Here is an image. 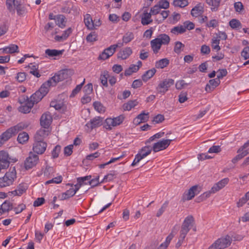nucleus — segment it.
I'll return each mask as SVG.
<instances>
[{"instance_id": "obj_1", "label": "nucleus", "mask_w": 249, "mask_h": 249, "mask_svg": "<svg viewBox=\"0 0 249 249\" xmlns=\"http://www.w3.org/2000/svg\"><path fill=\"white\" fill-rule=\"evenodd\" d=\"M170 41L169 36L165 34L159 35L150 41L151 49L155 54L159 53L162 45H168Z\"/></svg>"}, {"instance_id": "obj_2", "label": "nucleus", "mask_w": 249, "mask_h": 249, "mask_svg": "<svg viewBox=\"0 0 249 249\" xmlns=\"http://www.w3.org/2000/svg\"><path fill=\"white\" fill-rule=\"evenodd\" d=\"M28 125L24 123L21 122L17 125L8 128L3 132L0 137L4 143L10 139L12 136H15L19 131L26 128Z\"/></svg>"}, {"instance_id": "obj_3", "label": "nucleus", "mask_w": 249, "mask_h": 249, "mask_svg": "<svg viewBox=\"0 0 249 249\" xmlns=\"http://www.w3.org/2000/svg\"><path fill=\"white\" fill-rule=\"evenodd\" d=\"M50 87L51 86L46 81L41 85L38 90L32 94L29 100L34 104L37 103L47 94Z\"/></svg>"}, {"instance_id": "obj_4", "label": "nucleus", "mask_w": 249, "mask_h": 249, "mask_svg": "<svg viewBox=\"0 0 249 249\" xmlns=\"http://www.w3.org/2000/svg\"><path fill=\"white\" fill-rule=\"evenodd\" d=\"M16 178L17 174L15 168H10L3 177L0 178V188L12 185Z\"/></svg>"}, {"instance_id": "obj_5", "label": "nucleus", "mask_w": 249, "mask_h": 249, "mask_svg": "<svg viewBox=\"0 0 249 249\" xmlns=\"http://www.w3.org/2000/svg\"><path fill=\"white\" fill-rule=\"evenodd\" d=\"M71 71L68 70H63L55 74L52 78H50L47 82L51 87L55 86L56 84L70 77Z\"/></svg>"}, {"instance_id": "obj_6", "label": "nucleus", "mask_w": 249, "mask_h": 249, "mask_svg": "<svg viewBox=\"0 0 249 249\" xmlns=\"http://www.w3.org/2000/svg\"><path fill=\"white\" fill-rule=\"evenodd\" d=\"M231 243V239L229 235L216 240L208 249H224L229 247Z\"/></svg>"}, {"instance_id": "obj_7", "label": "nucleus", "mask_w": 249, "mask_h": 249, "mask_svg": "<svg viewBox=\"0 0 249 249\" xmlns=\"http://www.w3.org/2000/svg\"><path fill=\"white\" fill-rule=\"evenodd\" d=\"M124 119V115H120L113 118H107L105 121L104 127L107 130H110L112 127L121 124Z\"/></svg>"}, {"instance_id": "obj_8", "label": "nucleus", "mask_w": 249, "mask_h": 249, "mask_svg": "<svg viewBox=\"0 0 249 249\" xmlns=\"http://www.w3.org/2000/svg\"><path fill=\"white\" fill-rule=\"evenodd\" d=\"M38 161V156L32 152H30L28 157L24 161V167L27 170L31 169L35 166Z\"/></svg>"}, {"instance_id": "obj_9", "label": "nucleus", "mask_w": 249, "mask_h": 249, "mask_svg": "<svg viewBox=\"0 0 249 249\" xmlns=\"http://www.w3.org/2000/svg\"><path fill=\"white\" fill-rule=\"evenodd\" d=\"M174 84V80L172 79H166L160 82L156 88L158 93L164 94L169 88Z\"/></svg>"}, {"instance_id": "obj_10", "label": "nucleus", "mask_w": 249, "mask_h": 249, "mask_svg": "<svg viewBox=\"0 0 249 249\" xmlns=\"http://www.w3.org/2000/svg\"><path fill=\"white\" fill-rule=\"evenodd\" d=\"M17 160L16 159H11L8 153L4 151H0V166L3 169L7 168L10 162H16Z\"/></svg>"}, {"instance_id": "obj_11", "label": "nucleus", "mask_w": 249, "mask_h": 249, "mask_svg": "<svg viewBox=\"0 0 249 249\" xmlns=\"http://www.w3.org/2000/svg\"><path fill=\"white\" fill-rule=\"evenodd\" d=\"M194 221V219L193 216L189 215L186 217L181 225L180 233L186 236L187 234L190 230L191 227H192Z\"/></svg>"}, {"instance_id": "obj_12", "label": "nucleus", "mask_w": 249, "mask_h": 249, "mask_svg": "<svg viewBox=\"0 0 249 249\" xmlns=\"http://www.w3.org/2000/svg\"><path fill=\"white\" fill-rule=\"evenodd\" d=\"M47 143L42 140H35L33 146V150L37 154H42L45 151Z\"/></svg>"}, {"instance_id": "obj_13", "label": "nucleus", "mask_w": 249, "mask_h": 249, "mask_svg": "<svg viewBox=\"0 0 249 249\" xmlns=\"http://www.w3.org/2000/svg\"><path fill=\"white\" fill-rule=\"evenodd\" d=\"M172 141L173 140L163 139L155 142L152 146L153 151L154 152H157L166 149L169 146Z\"/></svg>"}, {"instance_id": "obj_14", "label": "nucleus", "mask_w": 249, "mask_h": 249, "mask_svg": "<svg viewBox=\"0 0 249 249\" xmlns=\"http://www.w3.org/2000/svg\"><path fill=\"white\" fill-rule=\"evenodd\" d=\"M52 122V117L49 112L42 114L40 118V125L44 128H48Z\"/></svg>"}, {"instance_id": "obj_15", "label": "nucleus", "mask_w": 249, "mask_h": 249, "mask_svg": "<svg viewBox=\"0 0 249 249\" xmlns=\"http://www.w3.org/2000/svg\"><path fill=\"white\" fill-rule=\"evenodd\" d=\"M6 5L8 10L11 13H15V9L18 12L20 9V3L18 0H6Z\"/></svg>"}, {"instance_id": "obj_16", "label": "nucleus", "mask_w": 249, "mask_h": 249, "mask_svg": "<svg viewBox=\"0 0 249 249\" xmlns=\"http://www.w3.org/2000/svg\"><path fill=\"white\" fill-rule=\"evenodd\" d=\"M103 121V118L99 116L95 117L87 123L86 125L91 129H93L101 126L102 124Z\"/></svg>"}, {"instance_id": "obj_17", "label": "nucleus", "mask_w": 249, "mask_h": 249, "mask_svg": "<svg viewBox=\"0 0 249 249\" xmlns=\"http://www.w3.org/2000/svg\"><path fill=\"white\" fill-rule=\"evenodd\" d=\"M200 192V187L198 185L192 186L187 193L184 194L186 196L185 199L189 200L192 199L195 196Z\"/></svg>"}, {"instance_id": "obj_18", "label": "nucleus", "mask_w": 249, "mask_h": 249, "mask_svg": "<svg viewBox=\"0 0 249 249\" xmlns=\"http://www.w3.org/2000/svg\"><path fill=\"white\" fill-rule=\"evenodd\" d=\"M204 6L200 3L197 4L191 11V15L195 18L199 17L204 13Z\"/></svg>"}, {"instance_id": "obj_19", "label": "nucleus", "mask_w": 249, "mask_h": 249, "mask_svg": "<svg viewBox=\"0 0 249 249\" xmlns=\"http://www.w3.org/2000/svg\"><path fill=\"white\" fill-rule=\"evenodd\" d=\"M229 181V179L227 178L221 179L220 181L215 183L213 186V187L211 188V192H212L213 193H215V192L219 191L224 187H225V185L228 184Z\"/></svg>"}, {"instance_id": "obj_20", "label": "nucleus", "mask_w": 249, "mask_h": 249, "mask_svg": "<svg viewBox=\"0 0 249 249\" xmlns=\"http://www.w3.org/2000/svg\"><path fill=\"white\" fill-rule=\"evenodd\" d=\"M132 51L130 47H125L123 50H120L117 53L118 58L122 60H125L129 57L132 54Z\"/></svg>"}, {"instance_id": "obj_21", "label": "nucleus", "mask_w": 249, "mask_h": 249, "mask_svg": "<svg viewBox=\"0 0 249 249\" xmlns=\"http://www.w3.org/2000/svg\"><path fill=\"white\" fill-rule=\"evenodd\" d=\"M220 83V80L216 78L215 79L210 80L208 84H207L205 87L206 91L210 92L213 89L217 87Z\"/></svg>"}, {"instance_id": "obj_22", "label": "nucleus", "mask_w": 249, "mask_h": 249, "mask_svg": "<svg viewBox=\"0 0 249 249\" xmlns=\"http://www.w3.org/2000/svg\"><path fill=\"white\" fill-rule=\"evenodd\" d=\"M0 52L1 53H18V47L15 44H11L9 46L0 49Z\"/></svg>"}, {"instance_id": "obj_23", "label": "nucleus", "mask_w": 249, "mask_h": 249, "mask_svg": "<svg viewBox=\"0 0 249 249\" xmlns=\"http://www.w3.org/2000/svg\"><path fill=\"white\" fill-rule=\"evenodd\" d=\"M34 104L27 98V101L24 105L20 106L19 108V111L23 113H28L30 112L31 108L33 107Z\"/></svg>"}, {"instance_id": "obj_24", "label": "nucleus", "mask_w": 249, "mask_h": 249, "mask_svg": "<svg viewBox=\"0 0 249 249\" xmlns=\"http://www.w3.org/2000/svg\"><path fill=\"white\" fill-rule=\"evenodd\" d=\"M151 13H148L147 11H144L142 15L141 23L143 25H146L152 22L151 19Z\"/></svg>"}, {"instance_id": "obj_25", "label": "nucleus", "mask_w": 249, "mask_h": 249, "mask_svg": "<svg viewBox=\"0 0 249 249\" xmlns=\"http://www.w3.org/2000/svg\"><path fill=\"white\" fill-rule=\"evenodd\" d=\"M50 132L45 129H40L35 135V140L43 141L44 138L48 136Z\"/></svg>"}, {"instance_id": "obj_26", "label": "nucleus", "mask_w": 249, "mask_h": 249, "mask_svg": "<svg viewBox=\"0 0 249 249\" xmlns=\"http://www.w3.org/2000/svg\"><path fill=\"white\" fill-rule=\"evenodd\" d=\"M149 118V113H145L144 111L138 115L134 120V122L139 124L142 122H146Z\"/></svg>"}, {"instance_id": "obj_27", "label": "nucleus", "mask_w": 249, "mask_h": 249, "mask_svg": "<svg viewBox=\"0 0 249 249\" xmlns=\"http://www.w3.org/2000/svg\"><path fill=\"white\" fill-rule=\"evenodd\" d=\"M156 72L155 68L146 71L142 75V78L144 82H147L149 79L152 78Z\"/></svg>"}, {"instance_id": "obj_28", "label": "nucleus", "mask_w": 249, "mask_h": 249, "mask_svg": "<svg viewBox=\"0 0 249 249\" xmlns=\"http://www.w3.org/2000/svg\"><path fill=\"white\" fill-rule=\"evenodd\" d=\"M64 52V50H57L55 49H47L45 51V53L49 57L59 56L61 55Z\"/></svg>"}, {"instance_id": "obj_29", "label": "nucleus", "mask_w": 249, "mask_h": 249, "mask_svg": "<svg viewBox=\"0 0 249 249\" xmlns=\"http://www.w3.org/2000/svg\"><path fill=\"white\" fill-rule=\"evenodd\" d=\"M84 23L86 26L90 30L94 28V22L89 14H86L84 18Z\"/></svg>"}, {"instance_id": "obj_30", "label": "nucleus", "mask_w": 249, "mask_h": 249, "mask_svg": "<svg viewBox=\"0 0 249 249\" xmlns=\"http://www.w3.org/2000/svg\"><path fill=\"white\" fill-rule=\"evenodd\" d=\"M146 145V146L142 147L139 151V153L142 156V158H143L149 155L152 150H153L152 147L147 144Z\"/></svg>"}, {"instance_id": "obj_31", "label": "nucleus", "mask_w": 249, "mask_h": 249, "mask_svg": "<svg viewBox=\"0 0 249 249\" xmlns=\"http://www.w3.org/2000/svg\"><path fill=\"white\" fill-rule=\"evenodd\" d=\"M169 64V60L167 58H162L157 61L155 63V67L157 69H163Z\"/></svg>"}, {"instance_id": "obj_32", "label": "nucleus", "mask_w": 249, "mask_h": 249, "mask_svg": "<svg viewBox=\"0 0 249 249\" xmlns=\"http://www.w3.org/2000/svg\"><path fill=\"white\" fill-rule=\"evenodd\" d=\"M221 0H206V3L210 6H211V10L212 11H216L217 10L220 5Z\"/></svg>"}, {"instance_id": "obj_33", "label": "nucleus", "mask_w": 249, "mask_h": 249, "mask_svg": "<svg viewBox=\"0 0 249 249\" xmlns=\"http://www.w3.org/2000/svg\"><path fill=\"white\" fill-rule=\"evenodd\" d=\"M109 77L108 72L107 71H104L102 72L100 80L102 85L104 87H107L108 86L107 79Z\"/></svg>"}, {"instance_id": "obj_34", "label": "nucleus", "mask_w": 249, "mask_h": 249, "mask_svg": "<svg viewBox=\"0 0 249 249\" xmlns=\"http://www.w3.org/2000/svg\"><path fill=\"white\" fill-rule=\"evenodd\" d=\"M1 211L0 213L1 214L8 212L10 210L13 209V204L10 203L9 201H4L1 205Z\"/></svg>"}, {"instance_id": "obj_35", "label": "nucleus", "mask_w": 249, "mask_h": 249, "mask_svg": "<svg viewBox=\"0 0 249 249\" xmlns=\"http://www.w3.org/2000/svg\"><path fill=\"white\" fill-rule=\"evenodd\" d=\"M26 187L23 184H20L17 187V189L11 192V193L14 196H21L26 191Z\"/></svg>"}, {"instance_id": "obj_36", "label": "nucleus", "mask_w": 249, "mask_h": 249, "mask_svg": "<svg viewBox=\"0 0 249 249\" xmlns=\"http://www.w3.org/2000/svg\"><path fill=\"white\" fill-rule=\"evenodd\" d=\"M138 104L136 100L129 101L127 103L124 104L123 108L124 110H130Z\"/></svg>"}, {"instance_id": "obj_37", "label": "nucleus", "mask_w": 249, "mask_h": 249, "mask_svg": "<svg viewBox=\"0 0 249 249\" xmlns=\"http://www.w3.org/2000/svg\"><path fill=\"white\" fill-rule=\"evenodd\" d=\"M29 67L31 69L30 71V73L32 74L37 78L40 76V74L38 71V65L37 64L31 63Z\"/></svg>"}, {"instance_id": "obj_38", "label": "nucleus", "mask_w": 249, "mask_h": 249, "mask_svg": "<svg viewBox=\"0 0 249 249\" xmlns=\"http://www.w3.org/2000/svg\"><path fill=\"white\" fill-rule=\"evenodd\" d=\"M28 139L29 135L25 132H23L22 133H19L17 138L18 142L22 144H23L24 143L28 141Z\"/></svg>"}, {"instance_id": "obj_39", "label": "nucleus", "mask_w": 249, "mask_h": 249, "mask_svg": "<svg viewBox=\"0 0 249 249\" xmlns=\"http://www.w3.org/2000/svg\"><path fill=\"white\" fill-rule=\"evenodd\" d=\"M139 70V67H137L136 65L132 64L129 67L125 70L124 74L125 76H129L133 72H136Z\"/></svg>"}, {"instance_id": "obj_40", "label": "nucleus", "mask_w": 249, "mask_h": 249, "mask_svg": "<svg viewBox=\"0 0 249 249\" xmlns=\"http://www.w3.org/2000/svg\"><path fill=\"white\" fill-rule=\"evenodd\" d=\"M75 194H74L73 192V188H70L69 190L61 194L60 200H64L67 199L73 196Z\"/></svg>"}, {"instance_id": "obj_41", "label": "nucleus", "mask_w": 249, "mask_h": 249, "mask_svg": "<svg viewBox=\"0 0 249 249\" xmlns=\"http://www.w3.org/2000/svg\"><path fill=\"white\" fill-rule=\"evenodd\" d=\"M171 32L175 35H178L185 32V29L183 25H178L173 28L171 30Z\"/></svg>"}, {"instance_id": "obj_42", "label": "nucleus", "mask_w": 249, "mask_h": 249, "mask_svg": "<svg viewBox=\"0 0 249 249\" xmlns=\"http://www.w3.org/2000/svg\"><path fill=\"white\" fill-rule=\"evenodd\" d=\"M229 25L230 27L233 29H239L242 26L241 22L236 19H232L229 22Z\"/></svg>"}, {"instance_id": "obj_43", "label": "nucleus", "mask_w": 249, "mask_h": 249, "mask_svg": "<svg viewBox=\"0 0 249 249\" xmlns=\"http://www.w3.org/2000/svg\"><path fill=\"white\" fill-rule=\"evenodd\" d=\"M185 45L180 41H177L175 43V47L174 48V51L177 54L181 53V51L184 48Z\"/></svg>"}, {"instance_id": "obj_44", "label": "nucleus", "mask_w": 249, "mask_h": 249, "mask_svg": "<svg viewBox=\"0 0 249 249\" xmlns=\"http://www.w3.org/2000/svg\"><path fill=\"white\" fill-rule=\"evenodd\" d=\"M117 174L115 171H112L111 173L106 175L103 179L101 181V183L104 182H108L112 180L114 178H116Z\"/></svg>"}, {"instance_id": "obj_45", "label": "nucleus", "mask_w": 249, "mask_h": 249, "mask_svg": "<svg viewBox=\"0 0 249 249\" xmlns=\"http://www.w3.org/2000/svg\"><path fill=\"white\" fill-rule=\"evenodd\" d=\"M249 197V191L247 192L245 195L241 198L239 201L237 203V206L238 207H241L243 206L246 202L248 203V199Z\"/></svg>"}, {"instance_id": "obj_46", "label": "nucleus", "mask_w": 249, "mask_h": 249, "mask_svg": "<svg viewBox=\"0 0 249 249\" xmlns=\"http://www.w3.org/2000/svg\"><path fill=\"white\" fill-rule=\"evenodd\" d=\"M249 146V145H245V143L238 150L237 153H239V154L242 156V158L249 153V149H246Z\"/></svg>"}, {"instance_id": "obj_47", "label": "nucleus", "mask_w": 249, "mask_h": 249, "mask_svg": "<svg viewBox=\"0 0 249 249\" xmlns=\"http://www.w3.org/2000/svg\"><path fill=\"white\" fill-rule=\"evenodd\" d=\"M173 4L176 7H184L188 5L187 0H174Z\"/></svg>"}, {"instance_id": "obj_48", "label": "nucleus", "mask_w": 249, "mask_h": 249, "mask_svg": "<svg viewBox=\"0 0 249 249\" xmlns=\"http://www.w3.org/2000/svg\"><path fill=\"white\" fill-rule=\"evenodd\" d=\"M134 37V36L132 32H128L123 36V42H124V44H127L133 40Z\"/></svg>"}, {"instance_id": "obj_49", "label": "nucleus", "mask_w": 249, "mask_h": 249, "mask_svg": "<svg viewBox=\"0 0 249 249\" xmlns=\"http://www.w3.org/2000/svg\"><path fill=\"white\" fill-rule=\"evenodd\" d=\"M85 83V79H84L83 82H82L80 84H79L76 86V87L72 90V93H71L70 97H73L75 96L76 94H77L81 89V88Z\"/></svg>"}, {"instance_id": "obj_50", "label": "nucleus", "mask_w": 249, "mask_h": 249, "mask_svg": "<svg viewBox=\"0 0 249 249\" xmlns=\"http://www.w3.org/2000/svg\"><path fill=\"white\" fill-rule=\"evenodd\" d=\"M65 17L63 15H59L57 18V24L60 28H63L65 26Z\"/></svg>"}, {"instance_id": "obj_51", "label": "nucleus", "mask_w": 249, "mask_h": 249, "mask_svg": "<svg viewBox=\"0 0 249 249\" xmlns=\"http://www.w3.org/2000/svg\"><path fill=\"white\" fill-rule=\"evenodd\" d=\"M212 47L213 49L216 50L217 51H219L221 48L219 46V44L220 43V39H218L216 37H213L212 39Z\"/></svg>"}, {"instance_id": "obj_52", "label": "nucleus", "mask_w": 249, "mask_h": 249, "mask_svg": "<svg viewBox=\"0 0 249 249\" xmlns=\"http://www.w3.org/2000/svg\"><path fill=\"white\" fill-rule=\"evenodd\" d=\"M61 146L59 145H56L52 152V156L53 158H57L59 156Z\"/></svg>"}, {"instance_id": "obj_53", "label": "nucleus", "mask_w": 249, "mask_h": 249, "mask_svg": "<svg viewBox=\"0 0 249 249\" xmlns=\"http://www.w3.org/2000/svg\"><path fill=\"white\" fill-rule=\"evenodd\" d=\"M168 205V201H166L161 206V208L159 210L156 214L157 217H160L165 211Z\"/></svg>"}, {"instance_id": "obj_54", "label": "nucleus", "mask_w": 249, "mask_h": 249, "mask_svg": "<svg viewBox=\"0 0 249 249\" xmlns=\"http://www.w3.org/2000/svg\"><path fill=\"white\" fill-rule=\"evenodd\" d=\"M97 35L95 32H91L86 37L88 42H92L97 40Z\"/></svg>"}, {"instance_id": "obj_55", "label": "nucleus", "mask_w": 249, "mask_h": 249, "mask_svg": "<svg viewBox=\"0 0 249 249\" xmlns=\"http://www.w3.org/2000/svg\"><path fill=\"white\" fill-rule=\"evenodd\" d=\"M195 26V24L193 22H192L189 20H187V21H185L183 23V25L184 28H185V30L186 29L189 30H192V29H194Z\"/></svg>"}, {"instance_id": "obj_56", "label": "nucleus", "mask_w": 249, "mask_h": 249, "mask_svg": "<svg viewBox=\"0 0 249 249\" xmlns=\"http://www.w3.org/2000/svg\"><path fill=\"white\" fill-rule=\"evenodd\" d=\"M62 181V177L61 176H58L56 178H53L52 179L48 180L46 182V184H49L52 183H55L56 184L60 183Z\"/></svg>"}, {"instance_id": "obj_57", "label": "nucleus", "mask_w": 249, "mask_h": 249, "mask_svg": "<svg viewBox=\"0 0 249 249\" xmlns=\"http://www.w3.org/2000/svg\"><path fill=\"white\" fill-rule=\"evenodd\" d=\"M73 147V145H72V144H70L69 145L66 146L64 148V153L65 155H66L67 156H69L71 155V154L72 153Z\"/></svg>"}, {"instance_id": "obj_58", "label": "nucleus", "mask_w": 249, "mask_h": 249, "mask_svg": "<svg viewBox=\"0 0 249 249\" xmlns=\"http://www.w3.org/2000/svg\"><path fill=\"white\" fill-rule=\"evenodd\" d=\"M221 151V148L219 145H213L211 147L209 150V153H218Z\"/></svg>"}, {"instance_id": "obj_59", "label": "nucleus", "mask_w": 249, "mask_h": 249, "mask_svg": "<svg viewBox=\"0 0 249 249\" xmlns=\"http://www.w3.org/2000/svg\"><path fill=\"white\" fill-rule=\"evenodd\" d=\"M16 214H18L26 209V205L24 204H20L18 207L13 208Z\"/></svg>"}, {"instance_id": "obj_60", "label": "nucleus", "mask_w": 249, "mask_h": 249, "mask_svg": "<svg viewBox=\"0 0 249 249\" xmlns=\"http://www.w3.org/2000/svg\"><path fill=\"white\" fill-rule=\"evenodd\" d=\"M164 120V117L163 115L158 114L154 117L153 122L154 124H158L161 123Z\"/></svg>"}, {"instance_id": "obj_61", "label": "nucleus", "mask_w": 249, "mask_h": 249, "mask_svg": "<svg viewBox=\"0 0 249 249\" xmlns=\"http://www.w3.org/2000/svg\"><path fill=\"white\" fill-rule=\"evenodd\" d=\"M93 90L92 84L89 83L84 87V91L86 94H90Z\"/></svg>"}, {"instance_id": "obj_62", "label": "nucleus", "mask_w": 249, "mask_h": 249, "mask_svg": "<svg viewBox=\"0 0 249 249\" xmlns=\"http://www.w3.org/2000/svg\"><path fill=\"white\" fill-rule=\"evenodd\" d=\"M93 107L94 109L98 111L99 112H101L102 111H104L103 109V106L102 104L99 102H95L93 103Z\"/></svg>"}, {"instance_id": "obj_63", "label": "nucleus", "mask_w": 249, "mask_h": 249, "mask_svg": "<svg viewBox=\"0 0 249 249\" xmlns=\"http://www.w3.org/2000/svg\"><path fill=\"white\" fill-rule=\"evenodd\" d=\"M234 7L236 12L240 13L244 9V6L241 2H236L234 4Z\"/></svg>"}, {"instance_id": "obj_64", "label": "nucleus", "mask_w": 249, "mask_h": 249, "mask_svg": "<svg viewBox=\"0 0 249 249\" xmlns=\"http://www.w3.org/2000/svg\"><path fill=\"white\" fill-rule=\"evenodd\" d=\"M241 56L246 60L249 58V47H245L241 52Z\"/></svg>"}]
</instances>
